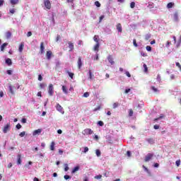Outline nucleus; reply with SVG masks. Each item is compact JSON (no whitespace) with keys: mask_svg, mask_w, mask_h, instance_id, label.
I'll list each match as a JSON object with an SVG mask.
<instances>
[{"mask_svg":"<svg viewBox=\"0 0 181 181\" xmlns=\"http://www.w3.org/2000/svg\"><path fill=\"white\" fill-rule=\"evenodd\" d=\"M47 92L50 97L53 96V94H54V87H53V84L50 83L49 85Z\"/></svg>","mask_w":181,"mask_h":181,"instance_id":"obj_1","label":"nucleus"},{"mask_svg":"<svg viewBox=\"0 0 181 181\" xmlns=\"http://www.w3.org/2000/svg\"><path fill=\"white\" fill-rule=\"evenodd\" d=\"M43 2L47 9H52V3H50V0H43Z\"/></svg>","mask_w":181,"mask_h":181,"instance_id":"obj_2","label":"nucleus"},{"mask_svg":"<svg viewBox=\"0 0 181 181\" xmlns=\"http://www.w3.org/2000/svg\"><path fill=\"white\" fill-rule=\"evenodd\" d=\"M8 131H11V123H7L3 128V132L4 134H6Z\"/></svg>","mask_w":181,"mask_h":181,"instance_id":"obj_3","label":"nucleus"},{"mask_svg":"<svg viewBox=\"0 0 181 181\" xmlns=\"http://www.w3.org/2000/svg\"><path fill=\"white\" fill-rule=\"evenodd\" d=\"M93 134V132L91 129H85L83 130V135H92Z\"/></svg>","mask_w":181,"mask_h":181,"instance_id":"obj_4","label":"nucleus"},{"mask_svg":"<svg viewBox=\"0 0 181 181\" xmlns=\"http://www.w3.org/2000/svg\"><path fill=\"white\" fill-rule=\"evenodd\" d=\"M153 156V153H148L146 157H145V159L144 160L146 162H149V160H151L152 157Z\"/></svg>","mask_w":181,"mask_h":181,"instance_id":"obj_5","label":"nucleus"},{"mask_svg":"<svg viewBox=\"0 0 181 181\" xmlns=\"http://www.w3.org/2000/svg\"><path fill=\"white\" fill-rule=\"evenodd\" d=\"M69 52H73L74 50V44L71 42H68Z\"/></svg>","mask_w":181,"mask_h":181,"instance_id":"obj_6","label":"nucleus"},{"mask_svg":"<svg viewBox=\"0 0 181 181\" xmlns=\"http://www.w3.org/2000/svg\"><path fill=\"white\" fill-rule=\"evenodd\" d=\"M56 108H57V111H59L62 114H64V111H63V107H62V105H60V104H59V103L57 104Z\"/></svg>","mask_w":181,"mask_h":181,"instance_id":"obj_7","label":"nucleus"},{"mask_svg":"<svg viewBox=\"0 0 181 181\" xmlns=\"http://www.w3.org/2000/svg\"><path fill=\"white\" fill-rule=\"evenodd\" d=\"M77 64H78V68L80 70V69H81V67L83 66V61H81V57H78Z\"/></svg>","mask_w":181,"mask_h":181,"instance_id":"obj_8","label":"nucleus"},{"mask_svg":"<svg viewBox=\"0 0 181 181\" xmlns=\"http://www.w3.org/2000/svg\"><path fill=\"white\" fill-rule=\"evenodd\" d=\"M40 50L41 54H43L45 53V43L44 42L40 43Z\"/></svg>","mask_w":181,"mask_h":181,"instance_id":"obj_9","label":"nucleus"},{"mask_svg":"<svg viewBox=\"0 0 181 181\" xmlns=\"http://www.w3.org/2000/svg\"><path fill=\"white\" fill-rule=\"evenodd\" d=\"M40 134H42V129H38L33 132V135L35 136V135H40Z\"/></svg>","mask_w":181,"mask_h":181,"instance_id":"obj_10","label":"nucleus"},{"mask_svg":"<svg viewBox=\"0 0 181 181\" xmlns=\"http://www.w3.org/2000/svg\"><path fill=\"white\" fill-rule=\"evenodd\" d=\"M17 164L18 165L22 164V156L21 154H18L17 156Z\"/></svg>","mask_w":181,"mask_h":181,"instance_id":"obj_11","label":"nucleus"},{"mask_svg":"<svg viewBox=\"0 0 181 181\" xmlns=\"http://www.w3.org/2000/svg\"><path fill=\"white\" fill-rule=\"evenodd\" d=\"M107 60L110 64H114L115 62H114V58H112V55H109L107 57Z\"/></svg>","mask_w":181,"mask_h":181,"instance_id":"obj_12","label":"nucleus"},{"mask_svg":"<svg viewBox=\"0 0 181 181\" xmlns=\"http://www.w3.org/2000/svg\"><path fill=\"white\" fill-rule=\"evenodd\" d=\"M116 28L118 32L122 33V25H121V23H117V25H116Z\"/></svg>","mask_w":181,"mask_h":181,"instance_id":"obj_13","label":"nucleus"},{"mask_svg":"<svg viewBox=\"0 0 181 181\" xmlns=\"http://www.w3.org/2000/svg\"><path fill=\"white\" fill-rule=\"evenodd\" d=\"M23 47H25V43L21 42L19 45V48H18V52H20V53H22V52H23Z\"/></svg>","mask_w":181,"mask_h":181,"instance_id":"obj_14","label":"nucleus"},{"mask_svg":"<svg viewBox=\"0 0 181 181\" xmlns=\"http://www.w3.org/2000/svg\"><path fill=\"white\" fill-rule=\"evenodd\" d=\"M173 19L174 21H175V22H177V21H179V13L177 12H175L173 14Z\"/></svg>","mask_w":181,"mask_h":181,"instance_id":"obj_15","label":"nucleus"},{"mask_svg":"<svg viewBox=\"0 0 181 181\" xmlns=\"http://www.w3.org/2000/svg\"><path fill=\"white\" fill-rule=\"evenodd\" d=\"M52 51H47L46 56L48 60H50V59H52Z\"/></svg>","mask_w":181,"mask_h":181,"instance_id":"obj_16","label":"nucleus"},{"mask_svg":"<svg viewBox=\"0 0 181 181\" xmlns=\"http://www.w3.org/2000/svg\"><path fill=\"white\" fill-rule=\"evenodd\" d=\"M56 146V143L54 141H52L49 146L50 151H54V146Z\"/></svg>","mask_w":181,"mask_h":181,"instance_id":"obj_17","label":"nucleus"},{"mask_svg":"<svg viewBox=\"0 0 181 181\" xmlns=\"http://www.w3.org/2000/svg\"><path fill=\"white\" fill-rule=\"evenodd\" d=\"M93 40H94V42H95V43H100V36L95 35L93 37Z\"/></svg>","mask_w":181,"mask_h":181,"instance_id":"obj_18","label":"nucleus"},{"mask_svg":"<svg viewBox=\"0 0 181 181\" xmlns=\"http://www.w3.org/2000/svg\"><path fill=\"white\" fill-rule=\"evenodd\" d=\"M98 49H100V43H96L93 47V50L95 52H98Z\"/></svg>","mask_w":181,"mask_h":181,"instance_id":"obj_19","label":"nucleus"},{"mask_svg":"<svg viewBox=\"0 0 181 181\" xmlns=\"http://www.w3.org/2000/svg\"><path fill=\"white\" fill-rule=\"evenodd\" d=\"M6 46H8V43H7V42H4V43L1 46V52H4V50H5V47H6Z\"/></svg>","mask_w":181,"mask_h":181,"instance_id":"obj_20","label":"nucleus"},{"mask_svg":"<svg viewBox=\"0 0 181 181\" xmlns=\"http://www.w3.org/2000/svg\"><path fill=\"white\" fill-rule=\"evenodd\" d=\"M88 74H89L88 78H90V80H93V78H94V74H93V72L91 71V70H89Z\"/></svg>","mask_w":181,"mask_h":181,"instance_id":"obj_21","label":"nucleus"},{"mask_svg":"<svg viewBox=\"0 0 181 181\" xmlns=\"http://www.w3.org/2000/svg\"><path fill=\"white\" fill-rule=\"evenodd\" d=\"M6 63L8 64V66H12V59L10 58L6 59Z\"/></svg>","mask_w":181,"mask_h":181,"instance_id":"obj_22","label":"nucleus"},{"mask_svg":"<svg viewBox=\"0 0 181 181\" xmlns=\"http://www.w3.org/2000/svg\"><path fill=\"white\" fill-rule=\"evenodd\" d=\"M78 170H80V167L76 166L74 168V169L71 171V173H76V172H78Z\"/></svg>","mask_w":181,"mask_h":181,"instance_id":"obj_23","label":"nucleus"},{"mask_svg":"<svg viewBox=\"0 0 181 181\" xmlns=\"http://www.w3.org/2000/svg\"><path fill=\"white\" fill-rule=\"evenodd\" d=\"M11 5H17L19 4V0H10Z\"/></svg>","mask_w":181,"mask_h":181,"instance_id":"obj_24","label":"nucleus"},{"mask_svg":"<svg viewBox=\"0 0 181 181\" xmlns=\"http://www.w3.org/2000/svg\"><path fill=\"white\" fill-rule=\"evenodd\" d=\"M11 36H12V33H11L10 31L6 33V39H10Z\"/></svg>","mask_w":181,"mask_h":181,"instance_id":"obj_25","label":"nucleus"},{"mask_svg":"<svg viewBox=\"0 0 181 181\" xmlns=\"http://www.w3.org/2000/svg\"><path fill=\"white\" fill-rule=\"evenodd\" d=\"M146 141H147V142H148V144H155V140H153V139H152V138L147 139Z\"/></svg>","mask_w":181,"mask_h":181,"instance_id":"obj_26","label":"nucleus"},{"mask_svg":"<svg viewBox=\"0 0 181 181\" xmlns=\"http://www.w3.org/2000/svg\"><path fill=\"white\" fill-rule=\"evenodd\" d=\"M62 91L63 93H64V94H67L69 93L67 90V87H66L65 86H62Z\"/></svg>","mask_w":181,"mask_h":181,"instance_id":"obj_27","label":"nucleus"},{"mask_svg":"<svg viewBox=\"0 0 181 181\" xmlns=\"http://www.w3.org/2000/svg\"><path fill=\"white\" fill-rule=\"evenodd\" d=\"M46 87H47V85L46 83H40V88L42 89V88H46Z\"/></svg>","mask_w":181,"mask_h":181,"instance_id":"obj_28","label":"nucleus"},{"mask_svg":"<svg viewBox=\"0 0 181 181\" xmlns=\"http://www.w3.org/2000/svg\"><path fill=\"white\" fill-rule=\"evenodd\" d=\"M173 5H175V4H173V3H172V2H170V3L168 4L167 8H168V9H170V8H173Z\"/></svg>","mask_w":181,"mask_h":181,"instance_id":"obj_29","label":"nucleus"},{"mask_svg":"<svg viewBox=\"0 0 181 181\" xmlns=\"http://www.w3.org/2000/svg\"><path fill=\"white\" fill-rule=\"evenodd\" d=\"M8 88H9V92L12 94V95H13V94H15V92L13 91V87H12V86H8Z\"/></svg>","mask_w":181,"mask_h":181,"instance_id":"obj_30","label":"nucleus"},{"mask_svg":"<svg viewBox=\"0 0 181 181\" xmlns=\"http://www.w3.org/2000/svg\"><path fill=\"white\" fill-rule=\"evenodd\" d=\"M66 73H67V74H69V76L71 78H73L74 77V73H71L69 71H66Z\"/></svg>","mask_w":181,"mask_h":181,"instance_id":"obj_31","label":"nucleus"},{"mask_svg":"<svg viewBox=\"0 0 181 181\" xmlns=\"http://www.w3.org/2000/svg\"><path fill=\"white\" fill-rule=\"evenodd\" d=\"M95 153L98 157L101 156V151L99 149L95 150Z\"/></svg>","mask_w":181,"mask_h":181,"instance_id":"obj_32","label":"nucleus"},{"mask_svg":"<svg viewBox=\"0 0 181 181\" xmlns=\"http://www.w3.org/2000/svg\"><path fill=\"white\" fill-rule=\"evenodd\" d=\"M25 135H26V132H22L19 134V136H21V138H23Z\"/></svg>","mask_w":181,"mask_h":181,"instance_id":"obj_33","label":"nucleus"},{"mask_svg":"<svg viewBox=\"0 0 181 181\" xmlns=\"http://www.w3.org/2000/svg\"><path fill=\"white\" fill-rule=\"evenodd\" d=\"M132 115H134V111L132 110V109H129V117H132Z\"/></svg>","mask_w":181,"mask_h":181,"instance_id":"obj_34","label":"nucleus"},{"mask_svg":"<svg viewBox=\"0 0 181 181\" xmlns=\"http://www.w3.org/2000/svg\"><path fill=\"white\" fill-rule=\"evenodd\" d=\"M146 49L147 50V52H152V47L149 45H147L146 47Z\"/></svg>","mask_w":181,"mask_h":181,"instance_id":"obj_35","label":"nucleus"},{"mask_svg":"<svg viewBox=\"0 0 181 181\" xmlns=\"http://www.w3.org/2000/svg\"><path fill=\"white\" fill-rule=\"evenodd\" d=\"M143 67H144V72H145V73H148V66H146V64H144L143 65Z\"/></svg>","mask_w":181,"mask_h":181,"instance_id":"obj_36","label":"nucleus"},{"mask_svg":"<svg viewBox=\"0 0 181 181\" xmlns=\"http://www.w3.org/2000/svg\"><path fill=\"white\" fill-rule=\"evenodd\" d=\"M64 179H65V180H69V179H71V177H70L69 175H65L64 176Z\"/></svg>","mask_w":181,"mask_h":181,"instance_id":"obj_37","label":"nucleus"},{"mask_svg":"<svg viewBox=\"0 0 181 181\" xmlns=\"http://www.w3.org/2000/svg\"><path fill=\"white\" fill-rule=\"evenodd\" d=\"M133 45L134 46V47H138V43H136V39L133 40Z\"/></svg>","mask_w":181,"mask_h":181,"instance_id":"obj_38","label":"nucleus"},{"mask_svg":"<svg viewBox=\"0 0 181 181\" xmlns=\"http://www.w3.org/2000/svg\"><path fill=\"white\" fill-rule=\"evenodd\" d=\"M64 170L65 172H67V170H69V165L68 164H64Z\"/></svg>","mask_w":181,"mask_h":181,"instance_id":"obj_39","label":"nucleus"},{"mask_svg":"<svg viewBox=\"0 0 181 181\" xmlns=\"http://www.w3.org/2000/svg\"><path fill=\"white\" fill-rule=\"evenodd\" d=\"M151 90H153L154 93H158V91H159L158 88H155V86H151Z\"/></svg>","mask_w":181,"mask_h":181,"instance_id":"obj_40","label":"nucleus"},{"mask_svg":"<svg viewBox=\"0 0 181 181\" xmlns=\"http://www.w3.org/2000/svg\"><path fill=\"white\" fill-rule=\"evenodd\" d=\"M130 8H132V9H134V8H135V2L132 1L130 4Z\"/></svg>","mask_w":181,"mask_h":181,"instance_id":"obj_41","label":"nucleus"},{"mask_svg":"<svg viewBox=\"0 0 181 181\" xmlns=\"http://www.w3.org/2000/svg\"><path fill=\"white\" fill-rule=\"evenodd\" d=\"M163 117H165V115H161L159 117L154 119V121H159V119H160V118H163Z\"/></svg>","mask_w":181,"mask_h":181,"instance_id":"obj_42","label":"nucleus"},{"mask_svg":"<svg viewBox=\"0 0 181 181\" xmlns=\"http://www.w3.org/2000/svg\"><path fill=\"white\" fill-rule=\"evenodd\" d=\"M95 5L98 8H100V6H101V4H100L99 1H98L95 2Z\"/></svg>","mask_w":181,"mask_h":181,"instance_id":"obj_43","label":"nucleus"},{"mask_svg":"<svg viewBox=\"0 0 181 181\" xmlns=\"http://www.w3.org/2000/svg\"><path fill=\"white\" fill-rule=\"evenodd\" d=\"M90 96V93H88V92H86L84 94H83V97H85V98H87L88 97Z\"/></svg>","mask_w":181,"mask_h":181,"instance_id":"obj_44","label":"nucleus"},{"mask_svg":"<svg viewBox=\"0 0 181 181\" xmlns=\"http://www.w3.org/2000/svg\"><path fill=\"white\" fill-rule=\"evenodd\" d=\"M175 65H176L177 67H178V69H180V70L181 71V65H180V63L176 62V63H175Z\"/></svg>","mask_w":181,"mask_h":181,"instance_id":"obj_45","label":"nucleus"},{"mask_svg":"<svg viewBox=\"0 0 181 181\" xmlns=\"http://www.w3.org/2000/svg\"><path fill=\"white\" fill-rule=\"evenodd\" d=\"M16 128H17V129H21V128H22V125H21V124H17L16 126Z\"/></svg>","mask_w":181,"mask_h":181,"instance_id":"obj_46","label":"nucleus"},{"mask_svg":"<svg viewBox=\"0 0 181 181\" xmlns=\"http://www.w3.org/2000/svg\"><path fill=\"white\" fill-rule=\"evenodd\" d=\"M118 105H119V103H113V108H117V107H118Z\"/></svg>","mask_w":181,"mask_h":181,"instance_id":"obj_47","label":"nucleus"},{"mask_svg":"<svg viewBox=\"0 0 181 181\" xmlns=\"http://www.w3.org/2000/svg\"><path fill=\"white\" fill-rule=\"evenodd\" d=\"M175 164L177 167L180 166V160H176Z\"/></svg>","mask_w":181,"mask_h":181,"instance_id":"obj_48","label":"nucleus"},{"mask_svg":"<svg viewBox=\"0 0 181 181\" xmlns=\"http://www.w3.org/2000/svg\"><path fill=\"white\" fill-rule=\"evenodd\" d=\"M98 124L100 125V127H103L104 126V122L103 121H99Z\"/></svg>","mask_w":181,"mask_h":181,"instance_id":"obj_49","label":"nucleus"},{"mask_svg":"<svg viewBox=\"0 0 181 181\" xmlns=\"http://www.w3.org/2000/svg\"><path fill=\"white\" fill-rule=\"evenodd\" d=\"M170 45H172V43L168 41L165 45V47H169L170 46Z\"/></svg>","mask_w":181,"mask_h":181,"instance_id":"obj_50","label":"nucleus"},{"mask_svg":"<svg viewBox=\"0 0 181 181\" xmlns=\"http://www.w3.org/2000/svg\"><path fill=\"white\" fill-rule=\"evenodd\" d=\"M101 177H103V175H101L95 176V179H101Z\"/></svg>","mask_w":181,"mask_h":181,"instance_id":"obj_51","label":"nucleus"},{"mask_svg":"<svg viewBox=\"0 0 181 181\" xmlns=\"http://www.w3.org/2000/svg\"><path fill=\"white\" fill-rule=\"evenodd\" d=\"M43 80V77H42V75H38V81H42Z\"/></svg>","mask_w":181,"mask_h":181,"instance_id":"obj_52","label":"nucleus"},{"mask_svg":"<svg viewBox=\"0 0 181 181\" xmlns=\"http://www.w3.org/2000/svg\"><path fill=\"white\" fill-rule=\"evenodd\" d=\"M141 56H143V57H146V56H148V54H146V53L141 52Z\"/></svg>","mask_w":181,"mask_h":181,"instance_id":"obj_53","label":"nucleus"},{"mask_svg":"<svg viewBox=\"0 0 181 181\" xmlns=\"http://www.w3.org/2000/svg\"><path fill=\"white\" fill-rule=\"evenodd\" d=\"M105 16L103 15V16H100V20H99V22L101 23L103 21V19H104Z\"/></svg>","mask_w":181,"mask_h":181,"instance_id":"obj_54","label":"nucleus"},{"mask_svg":"<svg viewBox=\"0 0 181 181\" xmlns=\"http://www.w3.org/2000/svg\"><path fill=\"white\" fill-rule=\"evenodd\" d=\"M153 128H154V129H159L160 126L158 125V124H156V125L153 126Z\"/></svg>","mask_w":181,"mask_h":181,"instance_id":"obj_55","label":"nucleus"},{"mask_svg":"<svg viewBox=\"0 0 181 181\" xmlns=\"http://www.w3.org/2000/svg\"><path fill=\"white\" fill-rule=\"evenodd\" d=\"M84 153H87L88 152V147H84Z\"/></svg>","mask_w":181,"mask_h":181,"instance_id":"obj_56","label":"nucleus"},{"mask_svg":"<svg viewBox=\"0 0 181 181\" xmlns=\"http://www.w3.org/2000/svg\"><path fill=\"white\" fill-rule=\"evenodd\" d=\"M10 13H12V14L15 13V8L10 9Z\"/></svg>","mask_w":181,"mask_h":181,"instance_id":"obj_57","label":"nucleus"},{"mask_svg":"<svg viewBox=\"0 0 181 181\" xmlns=\"http://www.w3.org/2000/svg\"><path fill=\"white\" fill-rule=\"evenodd\" d=\"M27 36H28V37H30V36H32V32H28V33H27Z\"/></svg>","mask_w":181,"mask_h":181,"instance_id":"obj_58","label":"nucleus"},{"mask_svg":"<svg viewBox=\"0 0 181 181\" xmlns=\"http://www.w3.org/2000/svg\"><path fill=\"white\" fill-rule=\"evenodd\" d=\"M21 122H23V124H26V118H23Z\"/></svg>","mask_w":181,"mask_h":181,"instance_id":"obj_59","label":"nucleus"},{"mask_svg":"<svg viewBox=\"0 0 181 181\" xmlns=\"http://www.w3.org/2000/svg\"><path fill=\"white\" fill-rule=\"evenodd\" d=\"M7 74H8L9 76H11L12 71L11 70H7Z\"/></svg>","mask_w":181,"mask_h":181,"instance_id":"obj_60","label":"nucleus"},{"mask_svg":"<svg viewBox=\"0 0 181 181\" xmlns=\"http://www.w3.org/2000/svg\"><path fill=\"white\" fill-rule=\"evenodd\" d=\"M125 74L127 77H131V74L129 71H126Z\"/></svg>","mask_w":181,"mask_h":181,"instance_id":"obj_61","label":"nucleus"},{"mask_svg":"<svg viewBox=\"0 0 181 181\" xmlns=\"http://www.w3.org/2000/svg\"><path fill=\"white\" fill-rule=\"evenodd\" d=\"M7 167L8 168V169H11V168H12V163H8Z\"/></svg>","mask_w":181,"mask_h":181,"instance_id":"obj_62","label":"nucleus"},{"mask_svg":"<svg viewBox=\"0 0 181 181\" xmlns=\"http://www.w3.org/2000/svg\"><path fill=\"white\" fill-rule=\"evenodd\" d=\"M58 40H60V36L59 35H57L56 37V42H57Z\"/></svg>","mask_w":181,"mask_h":181,"instance_id":"obj_63","label":"nucleus"},{"mask_svg":"<svg viewBox=\"0 0 181 181\" xmlns=\"http://www.w3.org/2000/svg\"><path fill=\"white\" fill-rule=\"evenodd\" d=\"M0 97H4V91L2 90L0 91Z\"/></svg>","mask_w":181,"mask_h":181,"instance_id":"obj_64","label":"nucleus"}]
</instances>
